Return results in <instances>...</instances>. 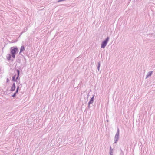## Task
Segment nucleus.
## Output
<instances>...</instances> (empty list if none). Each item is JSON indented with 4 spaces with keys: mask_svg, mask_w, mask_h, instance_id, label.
<instances>
[{
    "mask_svg": "<svg viewBox=\"0 0 155 155\" xmlns=\"http://www.w3.org/2000/svg\"><path fill=\"white\" fill-rule=\"evenodd\" d=\"M25 50V48L24 46H22L20 48V52H19V54H20L21 53L23 52Z\"/></svg>",
    "mask_w": 155,
    "mask_h": 155,
    "instance_id": "8",
    "label": "nucleus"
},
{
    "mask_svg": "<svg viewBox=\"0 0 155 155\" xmlns=\"http://www.w3.org/2000/svg\"><path fill=\"white\" fill-rule=\"evenodd\" d=\"M10 49L12 56L13 58H15L16 53L18 52V48L17 46L12 47L10 48Z\"/></svg>",
    "mask_w": 155,
    "mask_h": 155,
    "instance_id": "1",
    "label": "nucleus"
},
{
    "mask_svg": "<svg viewBox=\"0 0 155 155\" xmlns=\"http://www.w3.org/2000/svg\"><path fill=\"white\" fill-rule=\"evenodd\" d=\"M110 155H113V153L109 152Z\"/></svg>",
    "mask_w": 155,
    "mask_h": 155,
    "instance_id": "19",
    "label": "nucleus"
},
{
    "mask_svg": "<svg viewBox=\"0 0 155 155\" xmlns=\"http://www.w3.org/2000/svg\"><path fill=\"white\" fill-rule=\"evenodd\" d=\"M16 74H15L12 77V80L16 82V79H15V78L16 77Z\"/></svg>",
    "mask_w": 155,
    "mask_h": 155,
    "instance_id": "9",
    "label": "nucleus"
},
{
    "mask_svg": "<svg viewBox=\"0 0 155 155\" xmlns=\"http://www.w3.org/2000/svg\"><path fill=\"white\" fill-rule=\"evenodd\" d=\"M16 71H17V75H20V72L19 70L18 69H16Z\"/></svg>",
    "mask_w": 155,
    "mask_h": 155,
    "instance_id": "12",
    "label": "nucleus"
},
{
    "mask_svg": "<svg viewBox=\"0 0 155 155\" xmlns=\"http://www.w3.org/2000/svg\"><path fill=\"white\" fill-rule=\"evenodd\" d=\"M120 151H121L120 155H124V152L122 151V150L121 149H120Z\"/></svg>",
    "mask_w": 155,
    "mask_h": 155,
    "instance_id": "15",
    "label": "nucleus"
},
{
    "mask_svg": "<svg viewBox=\"0 0 155 155\" xmlns=\"http://www.w3.org/2000/svg\"><path fill=\"white\" fill-rule=\"evenodd\" d=\"M15 88L16 86L15 83H14L11 87L10 91H14L15 90Z\"/></svg>",
    "mask_w": 155,
    "mask_h": 155,
    "instance_id": "4",
    "label": "nucleus"
},
{
    "mask_svg": "<svg viewBox=\"0 0 155 155\" xmlns=\"http://www.w3.org/2000/svg\"><path fill=\"white\" fill-rule=\"evenodd\" d=\"M94 97V95H93L92 97L91 98L90 101H89L88 102V104H92L93 103Z\"/></svg>",
    "mask_w": 155,
    "mask_h": 155,
    "instance_id": "5",
    "label": "nucleus"
},
{
    "mask_svg": "<svg viewBox=\"0 0 155 155\" xmlns=\"http://www.w3.org/2000/svg\"><path fill=\"white\" fill-rule=\"evenodd\" d=\"M12 55L10 54H8L6 55V58L8 60H11Z\"/></svg>",
    "mask_w": 155,
    "mask_h": 155,
    "instance_id": "7",
    "label": "nucleus"
},
{
    "mask_svg": "<svg viewBox=\"0 0 155 155\" xmlns=\"http://www.w3.org/2000/svg\"><path fill=\"white\" fill-rule=\"evenodd\" d=\"M100 62H99L98 63V65L97 67V69H98L99 71H100L99 69H100Z\"/></svg>",
    "mask_w": 155,
    "mask_h": 155,
    "instance_id": "10",
    "label": "nucleus"
},
{
    "mask_svg": "<svg viewBox=\"0 0 155 155\" xmlns=\"http://www.w3.org/2000/svg\"><path fill=\"white\" fill-rule=\"evenodd\" d=\"M90 104H88V108H89V109L90 108Z\"/></svg>",
    "mask_w": 155,
    "mask_h": 155,
    "instance_id": "21",
    "label": "nucleus"
},
{
    "mask_svg": "<svg viewBox=\"0 0 155 155\" xmlns=\"http://www.w3.org/2000/svg\"><path fill=\"white\" fill-rule=\"evenodd\" d=\"M109 39V37H107L105 40H104L101 43V48H104L106 46Z\"/></svg>",
    "mask_w": 155,
    "mask_h": 155,
    "instance_id": "2",
    "label": "nucleus"
},
{
    "mask_svg": "<svg viewBox=\"0 0 155 155\" xmlns=\"http://www.w3.org/2000/svg\"><path fill=\"white\" fill-rule=\"evenodd\" d=\"M19 86H18L17 87V88H16V89H18V90H19Z\"/></svg>",
    "mask_w": 155,
    "mask_h": 155,
    "instance_id": "20",
    "label": "nucleus"
},
{
    "mask_svg": "<svg viewBox=\"0 0 155 155\" xmlns=\"http://www.w3.org/2000/svg\"><path fill=\"white\" fill-rule=\"evenodd\" d=\"M9 81V79L8 78H7V79H6V82L7 83V82H8Z\"/></svg>",
    "mask_w": 155,
    "mask_h": 155,
    "instance_id": "18",
    "label": "nucleus"
},
{
    "mask_svg": "<svg viewBox=\"0 0 155 155\" xmlns=\"http://www.w3.org/2000/svg\"><path fill=\"white\" fill-rule=\"evenodd\" d=\"M113 149L112 148L111 146H110V152H109L113 153Z\"/></svg>",
    "mask_w": 155,
    "mask_h": 155,
    "instance_id": "11",
    "label": "nucleus"
},
{
    "mask_svg": "<svg viewBox=\"0 0 155 155\" xmlns=\"http://www.w3.org/2000/svg\"><path fill=\"white\" fill-rule=\"evenodd\" d=\"M119 128H117V131L114 137V143H116L118 141L119 138Z\"/></svg>",
    "mask_w": 155,
    "mask_h": 155,
    "instance_id": "3",
    "label": "nucleus"
},
{
    "mask_svg": "<svg viewBox=\"0 0 155 155\" xmlns=\"http://www.w3.org/2000/svg\"><path fill=\"white\" fill-rule=\"evenodd\" d=\"M153 71H150L148 72L147 75L146 76V78H149V77L152 74V73Z\"/></svg>",
    "mask_w": 155,
    "mask_h": 155,
    "instance_id": "6",
    "label": "nucleus"
},
{
    "mask_svg": "<svg viewBox=\"0 0 155 155\" xmlns=\"http://www.w3.org/2000/svg\"><path fill=\"white\" fill-rule=\"evenodd\" d=\"M27 30H28L27 28V27H25L23 31L24 32H25L26 31H27Z\"/></svg>",
    "mask_w": 155,
    "mask_h": 155,
    "instance_id": "13",
    "label": "nucleus"
},
{
    "mask_svg": "<svg viewBox=\"0 0 155 155\" xmlns=\"http://www.w3.org/2000/svg\"><path fill=\"white\" fill-rule=\"evenodd\" d=\"M19 75H17V76L15 78L16 80V82L17 81V80L18 79V78H19Z\"/></svg>",
    "mask_w": 155,
    "mask_h": 155,
    "instance_id": "16",
    "label": "nucleus"
},
{
    "mask_svg": "<svg viewBox=\"0 0 155 155\" xmlns=\"http://www.w3.org/2000/svg\"><path fill=\"white\" fill-rule=\"evenodd\" d=\"M18 90H19L16 89L15 93H16V94L18 92Z\"/></svg>",
    "mask_w": 155,
    "mask_h": 155,
    "instance_id": "17",
    "label": "nucleus"
},
{
    "mask_svg": "<svg viewBox=\"0 0 155 155\" xmlns=\"http://www.w3.org/2000/svg\"><path fill=\"white\" fill-rule=\"evenodd\" d=\"M24 32L23 31L22 32H21V33L20 35H21L23 33H24Z\"/></svg>",
    "mask_w": 155,
    "mask_h": 155,
    "instance_id": "23",
    "label": "nucleus"
},
{
    "mask_svg": "<svg viewBox=\"0 0 155 155\" xmlns=\"http://www.w3.org/2000/svg\"><path fill=\"white\" fill-rule=\"evenodd\" d=\"M89 97V93H88V95H87V98H88Z\"/></svg>",
    "mask_w": 155,
    "mask_h": 155,
    "instance_id": "22",
    "label": "nucleus"
},
{
    "mask_svg": "<svg viewBox=\"0 0 155 155\" xmlns=\"http://www.w3.org/2000/svg\"><path fill=\"white\" fill-rule=\"evenodd\" d=\"M16 93L15 92L12 95V97H15L16 96Z\"/></svg>",
    "mask_w": 155,
    "mask_h": 155,
    "instance_id": "14",
    "label": "nucleus"
}]
</instances>
